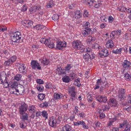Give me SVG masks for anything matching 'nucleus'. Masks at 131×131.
Segmentation results:
<instances>
[{
	"mask_svg": "<svg viewBox=\"0 0 131 131\" xmlns=\"http://www.w3.org/2000/svg\"><path fill=\"white\" fill-rule=\"evenodd\" d=\"M21 75L20 74H17L15 77L14 79L15 80L17 81H19L21 80Z\"/></svg>",
	"mask_w": 131,
	"mask_h": 131,
	"instance_id": "4c0bfd02",
	"label": "nucleus"
},
{
	"mask_svg": "<svg viewBox=\"0 0 131 131\" xmlns=\"http://www.w3.org/2000/svg\"><path fill=\"white\" fill-rule=\"evenodd\" d=\"M124 77L126 78L127 80H131V75H130L128 73H126L125 74Z\"/></svg>",
	"mask_w": 131,
	"mask_h": 131,
	"instance_id": "c03bdc74",
	"label": "nucleus"
},
{
	"mask_svg": "<svg viewBox=\"0 0 131 131\" xmlns=\"http://www.w3.org/2000/svg\"><path fill=\"white\" fill-rule=\"evenodd\" d=\"M69 92L70 93L75 92L74 88L73 87H69Z\"/></svg>",
	"mask_w": 131,
	"mask_h": 131,
	"instance_id": "a18cd8bd",
	"label": "nucleus"
},
{
	"mask_svg": "<svg viewBox=\"0 0 131 131\" xmlns=\"http://www.w3.org/2000/svg\"><path fill=\"white\" fill-rule=\"evenodd\" d=\"M99 54L101 56H103L104 57H106L109 55L108 51L107 49H104L99 52Z\"/></svg>",
	"mask_w": 131,
	"mask_h": 131,
	"instance_id": "a211bd4d",
	"label": "nucleus"
},
{
	"mask_svg": "<svg viewBox=\"0 0 131 131\" xmlns=\"http://www.w3.org/2000/svg\"><path fill=\"white\" fill-rule=\"evenodd\" d=\"M86 52H87V53H89L90 54H92V53L91 50L90 48H88L86 49Z\"/></svg>",
	"mask_w": 131,
	"mask_h": 131,
	"instance_id": "680f3d73",
	"label": "nucleus"
},
{
	"mask_svg": "<svg viewBox=\"0 0 131 131\" xmlns=\"http://www.w3.org/2000/svg\"><path fill=\"white\" fill-rule=\"evenodd\" d=\"M66 46L67 43L66 42L58 40L56 42V45L55 48L56 49L62 50L64 48L66 47Z\"/></svg>",
	"mask_w": 131,
	"mask_h": 131,
	"instance_id": "7ed1b4c3",
	"label": "nucleus"
},
{
	"mask_svg": "<svg viewBox=\"0 0 131 131\" xmlns=\"http://www.w3.org/2000/svg\"><path fill=\"white\" fill-rule=\"evenodd\" d=\"M20 32L18 31L13 32L11 35V39L12 41L14 42L18 43L21 38Z\"/></svg>",
	"mask_w": 131,
	"mask_h": 131,
	"instance_id": "f257e3e1",
	"label": "nucleus"
},
{
	"mask_svg": "<svg viewBox=\"0 0 131 131\" xmlns=\"http://www.w3.org/2000/svg\"><path fill=\"white\" fill-rule=\"evenodd\" d=\"M92 47L94 49H100V46L97 43H95L94 44H93V46H92Z\"/></svg>",
	"mask_w": 131,
	"mask_h": 131,
	"instance_id": "8fccbe9b",
	"label": "nucleus"
},
{
	"mask_svg": "<svg viewBox=\"0 0 131 131\" xmlns=\"http://www.w3.org/2000/svg\"><path fill=\"white\" fill-rule=\"evenodd\" d=\"M96 99L100 102L105 103L107 100V97L105 96L99 95Z\"/></svg>",
	"mask_w": 131,
	"mask_h": 131,
	"instance_id": "2eb2a0df",
	"label": "nucleus"
},
{
	"mask_svg": "<svg viewBox=\"0 0 131 131\" xmlns=\"http://www.w3.org/2000/svg\"><path fill=\"white\" fill-rule=\"evenodd\" d=\"M36 82L37 83L40 84H42L44 83V82L43 80L40 79H37L36 80Z\"/></svg>",
	"mask_w": 131,
	"mask_h": 131,
	"instance_id": "864d4df0",
	"label": "nucleus"
},
{
	"mask_svg": "<svg viewBox=\"0 0 131 131\" xmlns=\"http://www.w3.org/2000/svg\"><path fill=\"white\" fill-rule=\"evenodd\" d=\"M48 47L50 48H55V46L53 42H51L49 44Z\"/></svg>",
	"mask_w": 131,
	"mask_h": 131,
	"instance_id": "49530a36",
	"label": "nucleus"
},
{
	"mask_svg": "<svg viewBox=\"0 0 131 131\" xmlns=\"http://www.w3.org/2000/svg\"><path fill=\"white\" fill-rule=\"evenodd\" d=\"M17 89H15L16 92L19 93V94L22 95L25 92L24 87L21 85H19L18 86Z\"/></svg>",
	"mask_w": 131,
	"mask_h": 131,
	"instance_id": "9b49d317",
	"label": "nucleus"
},
{
	"mask_svg": "<svg viewBox=\"0 0 131 131\" xmlns=\"http://www.w3.org/2000/svg\"><path fill=\"white\" fill-rule=\"evenodd\" d=\"M51 42V40L50 39H47L45 40V44L47 46H49V44Z\"/></svg>",
	"mask_w": 131,
	"mask_h": 131,
	"instance_id": "37998d69",
	"label": "nucleus"
},
{
	"mask_svg": "<svg viewBox=\"0 0 131 131\" xmlns=\"http://www.w3.org/2000/svg\"><path fill=\"white\" fill-rule=\"evenodd\" d=\"M59 16L57 14H56L53 15L52 17V19L54 20H56L59 18Z\"/></svg>",
	"mask_w": 131,
	"mask_h": 131,
	"instance_id": "a19ab883",
	"label": "nucleus"
},
{
	"mask_svg": "<svg viewBox=\"0 0 131 131\" xmlns=\"http://www.w3.org/2000/svg\"><path fill=\"white\" fill-rule=\"evenodd\" d=\"M40 8L39 6H35L30 8L29 9V11L30 12H35L37 10L39 9Z\"/></svg>",
	"mask_w": 131,
	"mask_h": 131,
	"instance_id": "a878e982",
	"label": "nucleus"
},
{
	"mask_svg": "<svg viewBox=\"0 0 131 131\" xmlns=\"http://www.w3.org/2000/svg\"><path fill=\"white\" fill-rule=\"evenodd\" d=\"M100 117L101 118H103L105 117V114L102 113L100 115Z\"/></svg>",
	"mask_w": 131,
	"mask_h": 131,
	"instance_id": "774afa93",
	"label": "nucleus"
},
{
	"mask_svg": "<svg viewBox=\"0 0 131 131\" xmlns=\"http://www.w3.org/2000/svg\"><path fill=\"white\" fill-rule=\"evenodd\" d=\"M19 126L21 128L23 129L25 128L26 126L24 124V123L22 121H20L19 122Z\"/></svg>",
	"mask_w": 131,
	"mask_h": 131,
	"instance_id": "79ce46f5",
	"label": "nucleus"
},
{
	"mask_svg": "<svg viewBox=\"0 0 131 131\" xmlns=\"http://www.w3.org/2000/svg\"><path fill=\"white\" fill-rule=\"evenodd\" d=\"M129 124L128 122L127 121L125 120L124 121L123 123L120 124L119 127L120 128L124 127L127 126V125Z\"/></svg>",
	"mask_w": 131,
	"mask_h": 131,
	"instance_id": "c85d7f7f",
	"label": "nucleus"
},
{
	"mask_svg": "<svg viewBox=\"0 0 131 131\" xmlns=\"http://www.w3.org/2000/svg\"><path fill=\"white\" fill-rule=\"evenodd\" d=\"M17 66L19 67V71L21 73H25L26 72V69L25 65L23 64L18 63Z\"/></svg>",
	"mask_w": 131,
	"mask_h": 131,
	"instance_id": "6e6552de",
	"label": "nucleus"
},
{
	"mask_svg": "<svg viewBox=\"0 0 131 131\" xmlns=\"http://www.w3.org/2000/svg\"><path fill=\"white\" fill-rule=\"evenodd\" d=\"M22 24L28 28L30 27L33 25V22L30 20H24L22 21Z\"/></svg>",
	"mask_w": 131,
	"mask_h": 131,
	"instance_id": "f8f14e48",
	"label": "nucleus"
},
{
	"mask_svg": "<svg viewBox=\"0 0 131 131\" xmlns=\"http://www.w3.org/2000/svg\"><path fill=\"white\" fill-rule=\"evenodd\" d=\"M75 125L77 126L80 125H81L85 129L88 128V126L86 125V124L83 121H78V122H75L74 123Z\"/></svg>",
	"mask_w": 131,
	"mask_h": 131,
	"instance_id": "4468645a",
	"label": "nucleus"
},
{
	"mask_svg": "<svg viewBox=\"0 0 131 131\" xmlns=\"http://www.w3.org/2000/svg\"><path fill=\"white\" fill-rule=\"evenodd\" d=\"M42 115L46 119H47L48 117V114L46 111H44L42 112Z\"/></svg>",
	"mask_w": 131,
	"mask_h": 131,
	"instance_id": "58836bf2",
	"label": "nucleus"
},
{
	"mask_svg": "<svg viewBox=\"0 0 131 131\" xmlns=\"http://www.w3.org/2000/svg\"><path fill=\"white\" fill-rule=\"evenodd\" d=\"M28 106L25 103L22 104L19 108V111L20 114H23V113H25L27 111Z\"/></svg>",
	"mask_w": 131,
	"mask_h": 131,
	"instance_id": "423d86ee",
	"label": "nucleus"
},
{
	"mask_svg": "<svg viewBox=\"0 0 131 131\" xmlns=\"http://www.w3.org/2000/svg\"><path fill=\"white\" fill-rule=\"evenodd\" d=\"M39 62L43 66L47 65L49 63V60L46 58H43L42 59L39 60Z\"/></svg>",
	"mask_w": 131,
	"mask_h": 131,
	"instance_id": "6ab92c4d",
	"label": "nucleus"
},
{
	"mask_svg": "<svg viewBox=\"0 0 131 131\" xmlns=\"http://www.w3.org/2000/svg\"><path fill=\"white\" fill-rule=\"evenodd\" d=\"M18 86L17 82H14L12 84H10V86L12 88H14L15 90V89H16L17 87Z\"/></svg>",
	"mask_w": 131,
	"mask_h": 131,
	"instance_id": "e433bc0d",
	"label": "nucleus"
},
{
	"mask_svg": "<svg viewBox=\"0 0 131 131\" xmlns=\"http://www.w3.org/2000/svg\"><path fill=\"white\" fill-rule=\"evenodd\" d=\"M71 68L70 64H68L65 67V72L69 73L70 71V69Z\"/></svg>",
	"mask_w": 131,
	"mask_h": 131,
	"instance_id": "7c9ffc66",
	"label": "nucleus"
},
{
	"mask_svg": "<svg viewBox=\"0 0 131 131\" xmlns=\"http://www.w3.org/2000/svg\"><path fill=\"white\" fill-rule=\"evenodd\" d=\"M95 40L94 38H93L91 36H89L87 40V43L89 45L92 43V42H93Z\"/></svg>",
	"mask_w": 131,
	"mask_h": 131,
	"instance_id": "b1692460",
	"label": "nucleus"
},
{
	"mask_svg": "<svg viewBox=\"0 0 131 131\" xmlns=\"http://www.w3.org/2000/svg\"><path fill=\"white\" fill-rule=\"evenodd\" d=\"M31 66L32 68L34 69L37 68L38 69L40 70L41 69V67L39 63L36 61L32 60L31 62Z\"/></svg>",
	"mask_w": 131,
	"mask_h": 131,
	"instance_id": "1a4fd4ad",
	"label": "nucleus"
},
{
	"mask_svg": "<svg viewBox=\"0 0 131 131\" xmlns=\"http://www.w3.org/2000/svg\"><path fill=\"white\" fill-rule=\"evenodd\" d=\"M84 26L85 28H89L90 26V23L88 22H86V23L84 24Z\"/></svg>",
	"mask_w": 131,
	"mask_h": 131,
	"instance_id": "052dcab7",
	"label": "nucleus"
},
{
	"mask_svg": "<svg viewBox=\"0 0 131 131\" xmlns=\"http://www.w3.org/2000/svg\"><path fill=\"white\" fill-rule=\"evenodd\" d=\"M103 82L101 79H98L97 81L96 84L95 85V88H94L95 90L99 89L100 87V85H101V87L103 88Z\"/></svg>",
	"mask_w": 131,
	"mask_h": 131,
	"instance_id": "dca6fc26",
	"label": "nucleus"
},
{
	"mask_svg": "<svg viewBox=\"0 0 131 131\" xmlns=\"http://www.w3.org/2000/svg\"><path fill=\"white\" fill-rule=\"evenodd\" d=\"M29 111L31 113H34L36 111V107L33 105H30L28 108Z\"/></svg>",
	"mask_w": 131,
	"mask_h": 131,
	"instance_id": "bb28decb",
	"label": "nucleus"
},
{
	"mask_svg": "<svg viewBox=\"0 0 131 131\" xmlns=\"http://www.w3.org/2000/svg\"><path fill=\"white\" fill-rule=\"evenodd\" d=\"M122 50V48H120L119 49H114L113 50V52L115 54H120L121 53V51Z\"/></svg>",
	"mask_w": 131,
	"mask_h": 131,
	"instance_id": "72a5a7b5",
	"label": "nucleus"
},
{
	"mask_svg": "<svg viewBox=\"0 0 131 131\" xmlns=\"http://www.w3.org/2000/svg\"><path fill=\"white\" fill-rule=\"evenodd\" d=\"M130 65L131 63L127 60H125L122 64V66L125 70L126 69H129L131 68Z\"/></svg>",
	"mask_w": 131,
	"mask_h": 131,
	"instance_id": "ddd939ff",
	"label": "nucleus"
},
{
	"mask_svg": "<svg viewBox=\"0 0 131 131\" xmlns=\"http://www.w3.org/2000/svg\"><path fill=\"white\" fill-rule=\"evenodd\" d=\"M85 30L87 31V32L89 34H90V32L91 31V30L90 28L88 27L85 28Z\"/></svg>",
	"mask_w": 131,
	"mask_h": 131,
	"instance_id": "e2e57ef3",
	"label": "nucleus"
},
{
	"mask_svg": "<svg viewBox=\"0 0 131 131\" xmlns=\"http://www.w3.org/2000/svg\"><path fill=\"white\" fill-rule=\"evenodd\" d=\"M62 95L60 93H55L54 94V100H58V99L61 98L62 97Z\"/></svg>",
	"mask_w": 131,
	"mask_h": 131,
	"instance_id": "393cba45",
	"label": "nucleus"
},
{
	"mask_svg": "<svg viewBox=\"0 0 131 131\" xmlns=\"http://www.w3.org/2000/svg\"><path fill=\"white\" fill-rule=\"evenodd\" d=\"M80 43V41L79 40L74 41L72 43V46L75 49L81 50V52L84 51L85 49L84 46L81 45Z\"/></svg>",
	"mask_w": 131,
	"mask_h": 131,
	"instance_id": "f03ea898",
	"label": "nucleus"
},
{
	"mask_svg": "<svg viewBox=\"0 0 131 131\" xmlns=\"http://www.w3.org/2000/svg\"><path fill=\"white\" fill-rule=\"evenodd\" d=\"M109 104L111 106H116L117 104L116 100L114 98H111L109 100Z\"/></svg>",
	"mask_w": 131,
	"mask_h": 131,
	"instance_id": "f3484780",
	"label": "nucleus"
},
{
	"mask_svg": "<svg viewBox=\"0 0 131 131\" xmlns=\"http://www.w3.org/2000/svg\"><path fill=\"white\" fill-rule=\"evenodd\" d=\"M88 100L89 102H91L93 100V98L92 97V96L91 95H89L88 96Z\"/></svg>",
	"mask_w": 131,
	"mask_h": 131,
	"instance_id": "bf43d9fd",
	"label": "nucleus"
},
{
	"mask_svg": "<svg viewBox=\"0 0 131 131\" xmlns=\"http://www.w3.org/2000/svg\"><path fill=\"white\" fill-rule=\"evenodd\" d=\"M21 119L23 121V122L26 123V122H25L26 120H27L28 119V116L27 113H23V114H21Z\"/></svg>",
	"mask_w": 131,
	"mask_h": 131,
	"instance_id": "5701e85b",
	"label": "nucleus"
},
{
	"mask_svg": "<svg viewBox=\"0 0 131 131\" xmlns=\"http://www.w3.org/2000/svg\"><path fill=\"white\" fill-rule=\"evenodd\" d=\"M49 103L48 102H45L42 103L41 105L43 107H46L49 106Z\"/></svg>",
	"mask_w": 131,
	"mask_h": 131,
	"instance_id": "de8ad7c7",
	"label": "nucleus"
},
{
	"mask_svg": "<svg viewBox=\"0 0 131 131\" xmlns=\"http://www.w3.org/2000/svg\"><path fill=\"white\" fill-rule=\"evenodd\" d=\"M45 94L41 93L38 95V97L40 100H42L45 97Z\"/></svg>",
	"mask_w": 131,
	"mask_h": 131,
	"instance_id": "f704fd0d",
	"label": "nucleus"
},
{
	"mask_svg": "<svg viewBox=\"0 0 131 131\" xmlns=\"http://www.w3.org/2000/svg\"><path fill=\"white\" fill-rule=\"evenodd\" d=\"M82 16V14L80 12V11L77 10L76 11L75 13L74 16L75 18H81Z\"/></svg>",
	"mask_w": 131,
	"mask_h": 131,
	"instance_id": "cd10ccee",
	"label": "nucleus"
},
{
	"mask_svg": "<svg viewBox=\"0 0 131 131\" xmlns=\"http://www.w3.org/2000/svg\"><path fill=\"white\" fill-rule=\"evenodd\" d=\"M108 20L109 22L112 23L113 20V18L112 16H110L108 18Z\"/></svg>",
	"mask_w": 131,
	"mask_h": 131,
	"instance_id": "338daca9",
	"label": "nucleus"
},
{
	"mask_svg": "<svg viewBox=\"0 0 131 131\" xmlns=\"http://www.w3.org/2000/svg\"><path fill=\"white\" fill-rule=\"evenodd\" d=\"M88 4L90 6H92L93 5V4L94 2H95V1H92V0H88Z\"/></svg>",
	"mask_w": 131,
	"mask_h": 131,
	"instance_id": "09e8293b",
	"label": "nucleus"
},
{
	"mask_svg": "<svg viewBox=\"0 0 131 131\" xmlns=\"http://www.w3.org/2000/svg\"><path fill=\"white\" fill-rule=\"evenodd\" d=\"M125 131H130V124L127 125V126L125 127Z\"/></svg>",
	"mask_w": 131,
	"mask_h": 131,
	"instance_id": "5fc2aeb1",
	"label": "nucleus"
},
{
	"mask_svg": "<svg viewBox=\"0 0 131 131\" xmlns=\"http://www.w3.org/2000/svg\"><path fill=\"white\" fill-rule=\"evenodd\" d=\"M83 58L85 61H90L92 58L91 54H89V53H87L85 54H83Z\"/></svg>",
	"mask_w": 131,
	"mask_h": 131,
	"instance_id": "412c9836",
	"label": "nucleus"
},
{
	"mask_svg": "<svg viewBox=\"0 0 131 131\" xmlns=\"http://www.w3.org/2000/svg\"><path fill=\"white\" fill-rule=\"evenodd\" d=\"M72 130V127L71 126L68 124L65 125L62 127L61 131H71Z\"/></svg>",
	"mask_w": 131,
	"mask_h": 131,
	"instance_id": "4be33fe9",
	"label": "nucleus"
},
{
	"mask_svg": "<svg viewBox=\"0 0 131 131\" xmlns=\"http://www.w3.org/2000/svg\"><path fill=\"white\" fill-rule=\"evenodd\" d=\"M125 90L124 89H119L118 91V98H120L121 101L124 100L125 98L126 97L125 93Z\"/></svg>",
	"mask_w": 131,
	"mask_h": 131,
	"instance_id": "0eeeda50",
	"label": "nucleus"
},
{
	"mask_svg": "<svg viewBox=\"0 0 131 131\" xmlns=\"http://www.w3.org/2000/svg\"><path fill=\"white\" fill-rule=\"evenodd\" d=\"M82 34H83L84 35V36L85 37L86 36L88 35L89 34L88 33V32H87V31L86 30H83V31H82Z\"/></svg>",
	"mask_w": 131,
	"mask_h": 131,
	"instance_id": "0e129e2a",
	"label": "nucleus"
},
{
	"mask_svg": "<svg viewBox=\"0 0 131 131\" xmlns=\"http://www.w3.org/2000/svg\"><path fill=\"white\" fill-rule=\"evenodd\" d=\"M45 27V26L43 25H36L34 27L35 29H36L37 30H41Z\"/></svg>",
	"mask_w": 131,
	"mask_h": 131,
	"instance_id": "c756f323",
	"label": "nucleus"
},
{
	"mask_svg": "<svg viewBox=\"0 0 131 131\" xmlns=\"http://www.w3.org/2000/svg\"><path fill=\"white\" fill-rule=\"evenodd\" d=\"M71 94V97H70V99L72 101L75 100L76 99L75 95H76L75 92H74Z\"/></svg>",
	"mask_w": 131,
	"mask_h": 131,
	"instance_id": "c9c22d12",
	"label": "nucleus"
},
{
	"mask_svg": "<svg viewBox=\"0 0 131 131\" xmlns=\"http://www.w3.org/2000/svg\"><path fill=\"white\" fill-rule=\"evenodd\" d=\"M76 76V74L73 72H71L69 75V76L71 77V79H73L74 78H75Z\"/></svg>",
	"mask_w": 131,
	"mask_h": 131,
	"instance_id": "603ef678",
	"label": "nucleus"
},
{
	"mask_svg": "<svg viewBox=\"0 0 131 131\" xmlns=\"http://www.w3.org/2000/svg\"><path fill=\"white\" fill-rule=\"evenodd\" d=\"M54 6L53 2L52 1H51L47 3L46 6L47 8H51Z\"/></svg>",
	"mask_w": 131,
	"mask_h": 131,
	"instance_id": "2f4dec72",
	"label": "nucleus"
},
{
	"mask_svg": "<svg viewBox=\"0 0 131 131\" xmlns=\"http://www.w3.org/2000/svg\"><path fill=\"white\" fill-rule=\"evenodd\" d=\"M63 81L66 83H68L70 81V79L68 76L64 77L62 79Z\"/></svg>",
	"mask_w": 131,
	"mask_h": 131,
	"instance_id": "473e14b6",
	"label": "nucleus"
},
{
	"mask_svg": "<svg viewBox=\"0 0 131 131\" xmlns=\"http://www.w3.org/2000/svg\"><path fill=\"white\" fill-rule=\"evenodd\" d=\"M0 83H3V86L5 88H6L8 87H10V84H8L6 80V77L5 74L4 75V76L1 75V79L0 80Z\"/></svg>",
	"mask_w": 131,
	"mask_h": 131,
	"instance_id": "20e7f679",
	"label": "nucleus"
},
{
	"mask_svg": "<svg viewBox=\"0 0 131 131\" xmlns=\"http://www.w3.org/2000/svg\"><path fill=\"white\" fill-rule=\"evenodd\" d=\"M3 52L6 56H10V54L9 53L8 51L7 50H4Z\"/></svg>",
	"mask_w": 131,
	"mask_h": 131,
	"instance_id": "6e6d98bb",
	"label": "nucleus"
},
{
	"mask_svg": "<svg viewBox=\"0 0 131 131\" xmlns=\"http://www.w3.org/2000/svg\"><path fill=\"white\" fill-rule=\"evenodd\" d=\"M37 88L39 91H41L43 89V87L42 85H40L37 87Z\"/></svg>",
	"mask_w": 131,
	"mask_h": 131,
	"instance_id": "13d9d810",
	"label": "nucleus"
},
{
	"mask_svg": "<svg viewBox=\"0 0 131 131\" xmlns=\"http://www.w3.org/2000/svg\"><path fill=\"white\" fill-rule=\"evenodd\" d=\"M49 119L48 123L49 125L52 127L56 126L57 123L56 118L53 117H50Z\"/></svg>",
	"mask_w": 131,
	"mask_h": 131,
	"instance_id": "9d476101",
	"label": "nucleus"
},
{
	"mask_svg": "<svg viewBox=\"0 0 131 131\" xmlns=\"http://www.w3.org/2000/svg\"><path fill=\"white\" fill-rule=\"evenodd\" d=\"M16 56H12L5 61L4 63V64L6 66L8 67L12 65L13 63L16 60Z\"/></svg>",
	"mask_w": 131,
	"mask_h": 131,
	"instance_id": "39448f33",
	"label": "nucleus"
},
{
	"mask_svg": "<svg viewBox=\"0 0 131 131\" xmlns=\"http://www.w3.org/2000/svg\"><path fill=\"white\" fill-rule=\"evenodd\" d=\"M42 112H37L36 113V117H38L40 115H42Z\"/></svg>",
	"mask_w": 131,
	"mask_h": 131,
	"instance_id": "69168bd1",
	"label": "nucleus"
},
{
	"mask_svg": "<svg viewBox=\"0 0 131 131\" xmlns=\"http://www.w3.org/2000/svg\"><path fill=\"white\" fill-rule=\"evenodd\" d=\"M106 47L107 48H112L114 46V43L113 41L110 40L107 41L106 44Z\"/></svg>",
	"mask_w": 131,
	"mask_h": 131,
	"instance_id": "aec40b11",
	"label": "nucleus"
},
{
	"mask_svg": "<svg viewBox=\"0 0 131 131\" xmlns=\"http://www.w3.org/2000/svg\"><path fill=\"white\" fill-rule=\"evenodd\" d=\"M100 125V123L99 122L97 121L95 122L94 124L93 125V127L94 128H95L97 127H99Z\"/></svg>",
	"mask_w": 131,
	"mask_h": 131,
	"instance_id": "ea45409f",
	"label": "nucleus"
},
{
	"mask_svg": "<svg viewBox=\"0 0 131 131\" xmlns=\"http://www.w3.org/2000/svg\"><path fill=\"white\" fill-rule=\"evenodd\" d=\"M101 20L102 22H106V18L105 16H102L100 17Z\"/></svg>",
	"mask_w": 131,
	"mask_h": 131,
	"instance_id": "3c124183",
	"label": "nucleus"
},
{
	"mask_svg": "<svg viewBox=\"0 0 131 131\" xmlns=\"http://www.w3.org/2000/svg\"><path fill=\"white\" fill-rule=\"evenodd\" d=\"M127 107V108H125V110L129 113H131V106H129L128 107Z\"/></svg>",
	"mask_w": 131,
	"mask_h": 131,
	"instance_id": "4d7b16f0",
	"label": "nucleus"
}]
</instances>
